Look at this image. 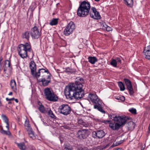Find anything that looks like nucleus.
Here are the masks:
<instances>
[{
	"mask_svg": "<svg viewBox=\"0 0 150 150\" xmlns=\"http://www.w3.org/2000/svg\"><path fill=\"white\" fill-rule=\"evenodd\" d=\"M102 104V102H101V103L100 105L98 104H95L94 106V108L95 109H98L99 111H100L103 113H105V112L101 107V105Z\"/></svg>",
	"mask_w": 150,
	"mask_h": 150,
	"instance_id": "21",
	"label": "nucleus"
},
{
	"mask_svg": "<svg viewBox=\"0 0 150 150\" xmlns=\"http://www.w3.org/2000/svg\"><path fill=\"white\" fill-rule=\"evenodd\" d=\"M102 122L107 124L109 123L110 122V121L109 120H103Z\"/></svg>",
	"mask_w": 150,
	"mask_h": 150,
	"instance_id": "42",
	"label": "nucleus"
},
{
	"mask_svg": "<svg viewBox=\"0 0 150 150\" xmlns=\"http://www.w3.org/2000/svg\"><path fill=\"white\" fill-rule=\"evenodd\" d=\"M91 8L90 3L87 1H84L79 5L78 9L77 14L80 17H85L89 13L91 17L95 19H99L101 16L99 12L97 11L96 8L92 7Z\"/></svg>",
	"mask_w": 150,
	"mask_h": 150,
	"instance_id": "2",
	"label": "nucleus"
},
{
	"mask_svg": "<svg viewBox=\"0 0 150 150\" xmlns=\"http://www.w3.org/2000/svg\"><path fill=\"white\" fill-rule=\"evenodd\" d=\"M31 46L28 43L25 44H21L18 46V51L19 55L22 58H25L28 56L27 51H30Z\"/></svg>",
	"mask_w": 150,
	"mask_h": 150,
	"instance_id": "4",
	"label": "nucleus"
},
{
	"mask_svg": "<svg viewBox=\"0 0 150 150\" xmlns=\"http://www.w3.org/2000/svg\"><path fill=\"white\" fill-rule=\"evenodd\" d=\"M144 148L142 147L141 148V150H144Z\"/></svg>",
	"mask_w": 150,
	"mask_h": 150,
	"instance_id": "54",
	"label": "nucleus"
},
{
	"mask_svg": "<svg viewBox=\"0 0 150 150\" xmlns=\"http://www.w3.org/2000/svg\"><path fill=\"white\" fill-rule=\"evenodd\" d=\"M107 27V25L105 23L101 24V27L103 30H105Z\"/></svg>",
	"mask_w": 150,
	"mask_h": 150,
	"instance_id": "36",
	"label": "nucleus"
},
{
	"mask_svg": "<svg viewBox=\"0 0 150 150\" xmlns=\"http://www.w3.org/2000/svg\"><path fill=\"white\" fill-rule=\"evenodd\" d=\"M46 0V1L47 2V0Z\"/></svg>",
	"mask_w": 150,
	"mask_h": 150,
	"instance_id": "59",
	"label": "nucleus"
},
{
	"mask_svg": "<svg viewBox=\"0 0 150 150\" xmlns=\"http://www.w3.org/2000/svg\"><path fill=\"white\" fill-rule=\"evenodd\" d=\"M75 28V25L72 21H71L67 25L64 31V34L68 36L71 33Z\"/></svg>",
	"mask_w": 150,
	"mask_h": 150,
	"instance_id": "7",
	"label": "nucleus"
},
{
	"mask_svg": "<svg viewBox=\"0 0 150 150\" xmlns=\"http://www.w3.org/2000/svg\"><path fill=\"white\" fill-rule=\"evenodd\" d=\"M88 99L89 100L91 101L94 104L100 105L102 102L96 94L90 93L88 95Z\"/></svg>",
	"mask_w": 150,
	"mask_h": 150,
	"instance_id": "10",
	"label": "nucleus"
},
{
	"mask_svg": "<svg viewBox=\"0 0 150 150\" xmlns=\"http://www.w3.org/2000/svg\"><path fill=\"white\" fill-rule=\"evenodd\" d=\"M2 65L1 63H0V72H1L2 71V69H1Z\"/></svg>",
	"mask_w": 150,
	"mask_h": 150,
	"instance_id": "50",
	"label": "nucleus"
},
{
	"mask_svg": "<svg viewBox=\"0 0 150 150\" xmlns=\"http://www.w3.org/2000/svg\"><path fill=\"white\" fill-rule=\"evenodd\" d=\"M44 72H47L48 74L49 73V72L47 70H45L43 69H39L38 72H36L35 74H36V76H34V77H36L38 78V77H39L40 76V73H44Z\"/></svg>",
	"mask_w": 150,
	"mask_h": 150,
	"instance_id": "22",
	"label": "nucleus"
},
{
	"mask_svg": "<svg viewBox=\"0 0 150 150\" xmlns=\"http://www.w3.org/2000/svg\"><path fill=\"white\" fill-rule=\"evenodd\" d=\"M14 98H10V99L8 98H6V100L7 101H11L14 100Z\"/></svg>",
	"mask_w": 150,
	"mask_h": 150,
	"instance_id": "46",
	"label": "nucleus"
},
{
	"mask_svg": "<svg viewBox=\"0 0 150 150\" xmlns=\"http://www.w3.org/2000/svg\"><path fill=\"white\" fill-rule=\"evenodd\" d=\"M15 100V101H16V102L17 103H18V99H15L14 98V100Z\"/></svg>",
	"mask_w": 150,
	"mask_h": 150,
	"instance_id": "49",
	"label": "nucleus"
},
{
	"mask_svg": "<svg viewBox=\"0 0 150 150\" xmlns=\"http://www.w3.org/2000/svg\"><path fill=\"white\" fill-rule=\"evenodd\" d=\"M117 99V100H120L122 101H124L125 100V97L122 96H121L118 97Z\"/></svg>",
	"mask_w": 150,
	"mask_h": 150,
	"instance_id": "37",
	"label": "nucleus"
},
{
	"mask_svg": "<svg viewBox=\"0 0 150 150\" xmlns=\"http://www.w3.org/2000/svg\"><path fill=\"white\" fill-rule=\"evenodd\" d=\"M95 1L98 2L100 0H94Z\"/></svg>",
	"mask_w": 150,
	"mask_h": 150,
	"instance_id": "57",
	"label": "nucleus"
},
{
	"mask_svg": "<svg viewBox=\"0 0 150 150\" xmlns=\"http://www.w3.org/2000/svg\"><path fill=\"white\" fill-rule=\"evenodd\" d=\"M27 131L28 132V135H30L31 134L33 133L34 132L32 129L30 130H28Z\"/></svg>",
	"mask_w": 150,
	"mask_h": 150,
	"instance_id": "45",
	"label": "nucleus"
},
{
	"mask_svg": "<svg viewBox=\"0 0 150 150\" xmlns=\"http://www.w3.org/2000/svg\"><path fill=\"white\" fill-rule=\"evenodd\" d=\"M110 118L115 121L114 124L110 123V127L114 130H118L121 126L124 125L126 122V120L125 117H122L120 116H117L114 115H110Z\"/></svg>",
	"mask_w": 150,
	"mask_h": 150,
	"instance_id": "3",
	"label": "nucleus"
},
{
	"mask_svg": "<svg viewBox=\"0 0 150 150\" xmlns=\"http://www.w3.org/2000/svg\"><path fill=\"white\" fill-rule=\"evenodd\" d=\"M148 129H149V133L150 132V124L149 125V127H148Z\"/></svg>",
	"mask_w": 150,
	"mask_h": 150,
	"instance_id": "51",
	"label": "nucleus"
},
{
	"mask_svg": "<svg viewBox=\"0 0 150 150\" xmlns=\"http://www.w3.org/2000/svg\"><path fill=\"white\" fill-rule=\"evenodd\" d=\"M83 79L82 78H77L75 83L67 86L64 90V93L67 98L71 99L74 98L79 100L84 96V91L82 89Z\"/></svg>",
	"mask_w": 150,
	"mask_h": 150,
	"instance_id": "1",
	"label": "nucleus"
},
{
	"mask_svg": "<svg viewBox=\"0 0 150 150\" xmlns=\"http://www.w3.org/2000/svg\"><path fill=\"white\" fill-rule=\"evenodd\" d=\"M24 125L25 128L26 130L27 131L30 130L32 129L28 121H26L25 122Z\"/></svg>",
	"mask_w": 150,
	"mask_h": 150,
	"instance_id": "25",
	"label": "nucleus"
},
{
	"mask_svg": "<svg viewBox=\"0 0 150 150\" xmlns=\"http://www.w3.org/2000/svg\"><path fill=\"white\" fill-rule=\"evenodd\" d=\"M17 145L20 149L21 150H25L26 149V146L24 143H17Z\"/></svg>",
	"mask_w": 150,
	"mask_h": 150,
	"instance_id": "23",
	"label": "nucleus"
},
{
	"mask_svg": "<svg viewBox=\"0 0 150 150\" xmlns=\"http://www.w3.org/2000/svg\"><path fill=\"white\" fill-rule=\"evenodd\" d=\"M48 114L51 117L55 118H56L55 116L54 115L53 113L52 112L51 110H50L48 112Z\"/></svg>",
	"mask_w": 150,
	"mask_h": 150,
	"instance_id": "30",
	"label": "nucleus"
},
{
	"mask_svg": "<svg viewBox=\"0 0 150 150\" xmlns=\"http://www.w3.org/2000/svg\"><path fill=\"white\" fill-rule=\"evenodd\" d=\"M4 64L6 66H7L9 68L10 67L11 62L9 60H6Z\"/></svg>",
	"mask_w": 150,
	"mask_h": 150,
	"instance_id": "33",
	"label": "nucleus"
},
{
	"mask_svg": "<svg viewBox=\"0 0 150 150\" xmlns=\"http://www.w3.org/2000/svg\"><path fill=\"white\" fill-rule=\"evenodd\" d=\"M129 111L130 112L134 114H136L137 113L136 109L133 108L129 109Z\"/></svg>",
	"mask_w": 150,
	"mask_h": 150,
	"instance_id": "35",
	"label": "nucleus"
},
{
	"mask_svg": "<svg viewBox=\"0 0 150 150\" xmlns=\"http://www.w3.org/2000/svg\"><path fill=\"white\" fill-rule=\"evenodd\" d=\"M30 68L31 70L32 74L33 77L36 76V65L35 63L33 61H31L30 63Z\"/></svg>",
	"mask_w": 150,
	"mask_h": 150,
	"instance_id": "14",
	"label": "nucleus"
},
{
	"mask_svg": "<svg viewBox=\"0 0 150 150\" xmlns=\"http://www.w3.org/2000/svg\"><path fill=\"white\" fill-rule=\"evenodd\" d=\"M116 60V62L117 64H120L121 63V60L119 57H117L115 59Z\"/></svg>",
	"mask_w": 150,
	"mask_h": 150,
	"instance_id": "38",
	"label": "nucleus"
},
{
	"mask_svg": "<svg viewBox=\"0 0 150 150\" xmlns=\"http://www.w3.org/2000/svg\"><path fill=\"white\" fill-rule=\"evenodd\" d=\"M118 84L121 91H124L125 89L124 85L122 82H118Z\"/></svg>",
	"mask_w": 150,
	"mask_h": 150,
	"instance_id": "27",
	"label": "nucleus"
},
{
	"mask_svg": "<svg viewBox=\"0 0 150 150\" xmlns=\"http://www.w3.org/2000/svg\"><path fill=\"white\" fill-rule=\"evenodd\" d=\"M58 18H53L50 22V24L51 25H57L58 23Z\"/></svg>",
	"mask_w": 150,
	"mask_h": 150,
	"instance_id": "26",
	"label": "nucleus"
},
{
	"mask_svg": "<svg viewBox=\"0 0 150 150\" xmlns=\"http://www.w3.org/2000/svg\"><path fill=\"white\" fill-rule=\"evenodd\" d=\"M109 145V144H108L105 145H101V146L89 149V150H103L108 147Z\"/></svg>",
	"mask_w": 150,
	"mask_h": 150,
	"instance_id": "17",
	"label": "nucleus"
},
{
	"mask_svg": "<svg viewBox=\"0 0 150 150\" xmlns=\"http://www.w3.org/2000/svg\"><path fill=\"white\" fill-rule=\"evenodd\" d=\"M78 123L79 124L82 125L84 127H86L87 125L85 123L83 122V120H79L78 121Z\"/></svg>",
	"mask_w": 150,
	"mask_h": 150,
	"instance_id": "34",
	"label": "nucleus"
},
{
	"mask_svg": "<svg viewBox=\"0 0 150 150\" xmlns=\"http://www.w3.org/2000/svg\"><path fill=\"white\" fill-rule=\"evenodd\" d=\"M71 108L67 104H62L59 107V112L64 115H67L70 114L71 112Z\"/></svg>",
	"mask_w": 150,
	"mask_h": 150,
	"instance_id": "6",
	"label": "nucleus"
},
{
	"mask_svg": "<svg viewBox=\"0 0 150 150\" xmlns=\"http://www.w3.org/2000/svg\"><path fill=\"white\" fill-rule=\"evenodd\" d=\"M1 117L5 122L6 123H8V120L6 116L4 115H2Z\"/></svg>",
	"mask_w": 150,
	"mask_h": 150,
	"instance_id": "31",
	"label": "nucleus"
},
{
	"mask_svg": "<svg viewBox=\"0 0 150 150\" xmlns=\"http://www.w3.org/2000/svg\"><path fill=\"white\" fill-rule=\"evenodd\" d=\"M39 106L38 109L39 111L43 113H45L47 112V110L45 108L44 106L40 102L38 103Z\"/></svg>",
	"mask_w": 150,
	"mask_h": 150,
	"instance_id": "18",
	"label": "nucleus"
},
{
	"mask_svg": "<svg viewBox=\"0 0 150 150\" xmlns=\"http://www.w3.org/2000/svg\"><path fill=\"white\" fill-rule=\"evenodd\" d=\"M121 143L120 142H118V143H117V142H114L112 145V146H117V145H119Z\"/></svg>",
	"mask_w": 150,
	"mask_h": 150,
	"instance_id": "43",
	"label": "nucleus"
},
{
	"mask_svg": "<svg viewBox=\"0 0 150 150\" xmlns=\"http://www.w3.org/2000/svg\"><path fill=\"white\" fill-rule=\"evenodd\" d=\"M78 134L79 138L85 139L89 135V131L86 129L80 130L78 131Z\"/></svg>",
	"mask_w": 150,
	"mask_h": 150,
	"instance_id": "12",
	"label": "nucleus"
},
{
	"mask_svg": "<svg viewBox=\"0 0 150 150\" xmlns=\"http://www.w3.org/2000/svg\"><path fill=\"white\" fill-rule=\"evenodd\" d=\"M51 81V78L50 76L48 75L47 78H44L38 80L39 82H42V85L44 86H46L48 85Z\"/></svg>",
	"mask_w": 150,
	"mask_h": 150,
	"instance_id": "15",
	"label": "nucleus"
},
{
	"mask_svg": "<svg viewBox=\"0 0 150 150\" xmlns=\"http://www.w3.org/2000/svg\"><path fill=\"white\" fill-rule=\"evenodd\" d=\"M12 103V102L11 101H9L8 103V104H11Z\"/></svg>",
	"mask_w": 150,
	"mask_h": 150,
	"instance_id": "53",
	"label": "nucleus"
},
{
	"mask_svg": "<svg viewBox=\"0 0 150 150\" xmlns=\"http://www.w3.org/2000/svg\"><path fill=\"white\" fill-rule=\"evenodd\" d=\"M44 93L45 98L49 101H56L58 100L57 97L49 88H45L44 90Z\"/></svg>",
	"mask_w": 150,
	"mask_h": 150,
	"instance_id": "5",
	"label": "nucleus"
},
{
	"mask_svg": "<svg viewBox=\"0 0 150 150\" xmlns=\"http://www.w3.org/2000/svg\"><path fill=\"white\" fill-rule=\"evenodd\" d=\"M6 127L7 128V130H9V123H6Z\"/></svg>",
	"mask_w": 150,
	"mask_h": 150,
	"instance_id": "47",
	"label": "nucleus"
},
{
	"mask_svg": "<svg viewBox=\"0 0 150 150\" xmlns=\"http://www.w3.org/2000/svg\"><path fill=\"white\" fill-rule=\"evenodd\" d=\"M117 64L116 60L115 59H113L110 62L111 65L114 67H116Z\"/></svg>",
	"mask_w": 150,
	"mask_h": 150,
	"instance_id": "32",
	"label": "nucleus"
},
{
	"mask_svg": "<svg viewBox=\"0 0 150 150\" xmlns=\"http://www.w3.org/2000/svg\"><path fill=\"white\" fill-rule=\"evenodd\" d=\"M6 71V69H4V71Z\"/></svg>",
	"mask_w": 150,
	"mask_h": 150,
	"instance_id": "58",
	"label": "nucleus"
},
{
	"mask_svg": "<svg viewBox=\"0 0 150 150\" xmlns=\"http://www.w3.org/2000/svg\"><path fill=\"white\" fill-rule=\"evenodd\" d=\"M143 52L145 56V58L150 60V45L145 47Z\"/></svg>",
	"mask_w": 150,
	"mask_h": 150,
	"instance_id": "16",
	"label": "nucleus"
},
{
	"mask_svg": "<svg viewBox=\"0 0 150 150\" xmlns=\"http://www.w3.org/2000/svg\"><path fill=\"white\" fill-rule=\"evenodd\" d=\"M41 30H39L38 27L35 26L31 30V35L32 38L34 39H38L41 35Z\"/></svg>",
	"mask_w": 150,
	"mask_h": 150,
	"instance_id": "9",
	"label": "nucleus"
},
{
	"mask_svg": "<svg viewBox=\"0 0 150 150\" xmlns=\"http://www.w3.org/2000/svg\"><path fill=\"white\" fill-rule=\"evenodd\" d=\"M81 150H89V149L86 147H85L82 149Z\"/></svg>",
	"mask_w": 150,
	"mask_h": 150,
	"instance_id": "48",
	"label": "nucleus"
},
{
	"mask_svg": "<svg viewBox=\"0 0 150 150\" xmlns=\"http://www.w3.org/2000/svg\"><path fill=\"white\" fill-rule=\"evenodd\" d=\"M29 137L33 139H35V136L34 132L33 133L31 134L30 135H29Z\"/></svg>",
	"mask_w": 150,
	"mask_h": 150,
	"instance_id": "39",
	"label": "nucleus"
},
{
	"mask_svg": "<svg viewBox=\"0 0 150 150\" xmlns=\"http://www.w3.org/2000/svg\"><path fill=\"white\" fill-rule=\"evenodd\" d=\"M105 135V132L103 130H98L93 132L92 137L94 138L100 139L103 138Z\"/></svg>",
	"mask_w": 150,
	"mask_h": 150,
	"instance_id": "11",
	"label": "nucleus"
},
{
	"mask_svg": "<svg viewBox=\"0 0 150 150\" xmlns=\"http://www.w3.org/2000/svg\"><path fill=\"white\" fill-rule=\"evenodd\" d=\"M124 1L128 6L131 7L132 6L133 3V0H124Z\"/></svg>",
	"mask_w": 150,
	"mask_h": 150,
	"instance_id": "28",
	"label": "nucleus"
},
{
	"mask_svg": "<svg viewBox=\"0 0 150 150\" xmlns=\"http://www.w3.org/2000/svg\"><path fill=\"white\" fill-rule=\"evenodd\" d=\"M72 148L71 146L66 145L65 146L64 149L65 150H72Z\"/></svg>",
	"mask_w": 150,
	"mask_h": 150,
	"instance_id": "40",
	"label": "nucleus"
},
{
	"mask_svg": "<svg viewBox=\"0 0 150 150\" xmlns=\"http://www.w3.org/2000/svg\"><path fill=\"white\" fill-rule=\"evenodd\" d=\"M75 28V25L72 21H71L67 25L64 31V34L68 36L71 33Z\"/></svg>",
	"mask_w": 150,
	"mask_h": 150,
	"instance_id": "8",
	"label": "nucleus"
},
{
	"mask_svg": "<svg viewBox=\"0 0 150 150\" xmlns=\"http://www.w3.org/2000/svg\"><path fill=\"white\" fill-rule=\"evenodd\" d=\"M1 132L3 134H6L8 135H10L11 133L9 130H7V131L4 130L3 129V128H2L1 129Z\"/></svg>",
	"mask_w": 150,
	"mask_h": 150,
	"instance_id": "29",
	"label": "nucleus"
},
{
	"mask_svg": "<svg viewBox=\"0 0 150 150\" xmlns=\"http://www.w3.org/2000/svg\"><path fill=\"white\" fill-rule=\"evenodd\" d=\"M88 62L91 64H94L98 61L97 58L95 57H89L88 58Z\"/></svg>",
	"mask_w": 150,
	"mask_h": 150,
	"instance_id": "20",
	"label": "nucleus"
},
{
	"mask_svg": "<svg viewBox=\"0 0 150 150\" xmlns=\"http://www.w3.org/2000/svg\"><path fill=\"white\" fill-rule=\"evenodd\" d=\"M12 94V92H10L9 94H8V95H11Z\"/></svg>",
	"mask_w": 150,
	"mask_h": 150,
	"instance_id": "52",
	"label": "nucleus"
},
{
	"mask_svg": "<svg viewBox=\"0 0 150 150\" xmlns=\"http://www.w3.org/2000/svg\"><path fill=\"white\" fill-rule=\"evenodd\" d=\"M124 81L127 86V88L129 91V93L130 95H132L134 93L133 89L132 87L131 81L127 79H124Z\"/></svg>",
	"mask_w": 150,
	"mask_h": 150,
	"instance_id": "13",
	"label": "nucleus"
},
{
	"mask_svg": "<svg viewBox=\"0 0 150 150\" xmlns=\"http://www.w3.org/2000/svg\"><path fill=\"white\" fill-rule=\"evenodd\" d=\"M2 59H0V63H1V62L2 61Z\"/></svg>",
	"mask_w": 150,
	"mask_h": 150,
	"instance_id": "56",
	"label": "nucleus"
},
{
	"mask_svg": "<svg viewBox=\"0 0 150 150\" xmlns=\"http://www.w3.org/2000/svg\"><path fill=\"white\" fill-rule=\"evenodd\" d=\"M116 150H122L121 149H118Z\"/></svg>",
	"mask_w": 150,
	"mask_h": 150,
	"instance_id": "55",
	"label": "nucleus"
},
{
	"mask_svg": "<svg viewBox=\"0 0 150 150\" xmlns=\"http://www.w3.org/2000/svg\"><path fill=\"white\" fill-rule=\"evenodd\" d=\"M10 86L12 89L15 92L17 91L16 83L14 80H11L10 82Z\"/></svg>",
	"mask_w": 150,
	"mask_h": 150,
	"instance_id": "19",
	"label": "nucleus"
},
{
	"mask_svg": "<svg viewBox=\"0 0 150 150\" xmlns=\"http://www.w3.org/2000/svg\"><path fill=\"white\" fill-rule=\"evenodd\" d=\"M72 69H70L69 67H68L66 68L65 71L67 72H71L72 71Z\"/></svg>",
	"mask_w": 150,
	"mask_h": 150,
	"instance_id": "41",
	"label": "nucleus"
},
{
	"mask_svg": "<svg viewBox=\"0 0 150 150\" xmlns=\"http://www.w3.org/2000/svg\"><path fill=\"white\" fill-rule=\"evenodd\" d=\"M105 30L108 31H109L112 30V28L107 25V27H106Z\"/></svg>",
	"mask_w": 150,
	"mask_h": 150,
	"instance_id": "44",
	"label": "nucleus"
},
{
	"mask_svg": "<svg viewBox=\"0 0 150 150\" xmlns=\"http://www.w3.org/2000/svg\"><path fill=\"white\" fill-rule=\"evenodd\" d=\"M30 33L28 31H26L23 33L22 34V38L28 40L30 37Z\"/></svg>",
	"mask_w": 150,
	"mask_h": 150,
	"instance_id": "24",
	"label": "nucleus"
}]
</instances>
